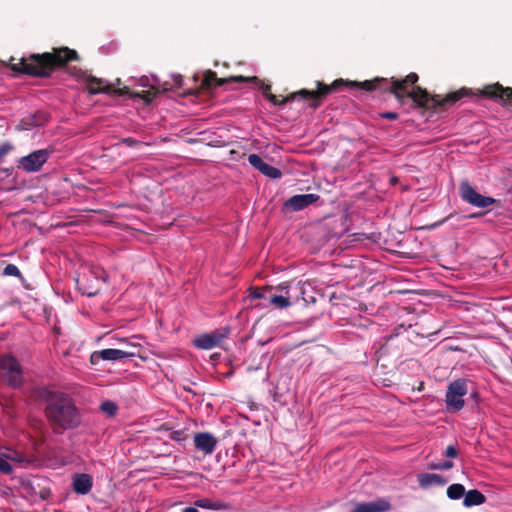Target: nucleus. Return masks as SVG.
<instances>
[{
	"label": "nucleus",
	"mask_w": 512,
	"mask_h": 512,
	"mask_svg": "<svg viewBox=\"0 0 512 512\" xmlns=\"http://www.w3.org/2000/svg\"><path fill=\"white\" fill-rule=\"evenodd\" d=\"M419 76L415 72H411L403 79L376 77L372 80H365L362 82L345 80L342 78L335 81H341V87L358 88L367 92L379 90L388 92L394 95L397 101L401 104L405 99L410 98L414 103L415 108L430 110L438 112L447 105H452L463 97L473 95L472 91L467 88L448 93L445 97L441 98L440 95H430L428 91L420 86H415L418 82Z\"/></svg>",
	"instance_id": "nucleus-1"
},
{
	"label": "nucleus",
	"mask_w": 512,
	"mask_h": 512,
	"mask_svg": "<svg viewBox=\"0 0 512 512\" xmlns=\"http://www.w3.org/2000/svg\"><path fill=\"white\" fill-rule=\"evenodd\" d=\"M80 59L76 50L68 47H54L50 52L30 54L22 57L17 63H10L12 71L32 77L47 78L56 69L67 66L69 62Z\"/></svg>",
	"instance_id": "nucleus-2"
},
{
	"label": "nucleus",
	"mask_w": 512,
	"mask_h": 512,
	"mask_svg": "<svg viewBox=\"0 0 512 512\" xmlns=\"http://www.w3.org/2000/svg\"><path fill=\"white\" fill-rule=\"evenodd\" d=\"M45 414L55 433L77 428L81 414L73 399L62 392H47Z\"/></svg>",
	"instance_id": "nucleus-3"
},
{
	"label": "nucleus",
	"mask_w": 512,
	"mask_h": 512,
	"mask_svg": "<svg viewBox=\"0 0 512 512\" xmlns=\"http://www.w3.org/2000/svg\"><path fill=\"white\" fill-rule=\"evenodd\" d=\"M341 81H333L330 85L325 84L323 82L317 81V89L316 90H308L301 89L299 91L290 93L286 97L279 99L276 95L270 92L271 86L269 84H265L262 86L263 95L274 105H284L296 98H301L305 101H308V105L312 109H317L321 106L324 99L331 93L337 91L341 88Z\"/></svg>",
	"instance_id": "nucleus-4"
},
{
	"label": "nucleus",
	"mask_w": 512,
	"mask_h": 512,
	"mask_svg": "<svg viewBox=\"0 0 512 512\" xmlns=\"http://www.w3.org/2000/svg\"><path fill=\"white\" fill-rule=\"evenodd\" d=\"M70 74L83 77L87 85V90L90 94L103 93L115 96H129L130 98H141L146 103L152 102L156 97V93L149 90L134 93L131 92L130 88L127 86H124L122 88H115V84H109L106 80L102 78H97L92 75H86V73L81 69L73 68L70 71Z\"/></svg>",
	"instance_id": "nucleus-5"
},
{
	"label": "nucleus",
	"mask_w": 512,
	"mask_h": 512,
	"mask_svg": "<svg viewBox=\"0 0 512 512\" xmlns=\"http://www.w3.org/2000/svg\"><path fill=\"white\" fill-rule=\"evenodd\" d=\"M54 153L51 147L35 150L17 160V168L27 173L38 172Z\"/></svg>",
	"instance_id": "nucleus-6"
},
{
	"label": "nucleus",
	"mask_w": 512,
	"mask_h": 512,
	"mask_svg": "<svg viewBox=\"0 0 512 512\" xmlns=\"http://www.w3.org/2000/svg\"><path fill=\"white\" fill-rule=\"evenodd\" d=\"M467 381L463 378L452 381L446 391V407L448 411L457 412L464 406L463 397L467 394Z\"/></svg>",
	"instance_id": "nucleus-7"
},
{
	"label": "nucleus",
	"mask_w": 512,
	"mask_h": 512,
	"mask_svg": "<svg viewBox=\"0 0 512 512\" xmlns=\"http://www.w3.org/2000/svg\"><path fill=\"white\" fill-rule=\"evenodd\" d=\"M0 370L4 372L7 383L13 387H20L23 382L22 367L11 354L0 355Z\"/></svg>",
	"instance_id": "nucleus-8"
},
{
	"label": "nucleus",
	"mask_w": 512,
	"mask_h": 512,
	"mask_svg": "<svg viewBox=\"0 0 512 512\" xmlns=\"http://www.w3.org/2000/svg\"><path fill=\"white\" fill-rule=\"evenodd\" d=\"M129 346L130 350L108 348L94 351L90 356V361L93 365H97L101 360L118 361L137 356L139 353V345L129 344Z\"/></svg>",
	"instance_id": "nucleus-9"
},
{
	"label": "nucleus",
	"mask_w": 512,
	"mask_h": 512,
	"mask_svg": "<svg viewBox=\"0 0 512 512\" xmlns=\"http://www.w3.org/2000/svg\"><path fill=\"white\" fill-rule=\"evenodd\" d=\"M459 191L463 201L478 208H486L496 202V199L478 193L466 180L460 183Z\"/></svg>",
	"instance_id": "nucleus-10"
},
{
	"label": "nucleus",
	"mask_w": 512,
	"mask_h": 512,
	"mask_svg": "<svg viewBox=\"0 0 512 512\" xmlns=\"http://www.w3.org/2000/svg\"><path fill=\"white\" fill-rule=\"evenodd\" d=\"M259 79L256 76L253 77H245V76H230L226 78H218L216 72L212 70H207L204 73V77L201 83V88L205 90H211L213 88L222 86L231 82H258Z\"/></svg>",
	"instance_id": "nucleus-11"
},
{
	"label": "nucleus",
	"mask_w": 512,
	"mask_h": 512,
	"mask_svg": "<svg viewBox=\"0 0 512 512\" xmlns=\"http://www.w3.org/2000/svg\"><path fill=\"white\" fill-rule=\"evenodd\" d=\"M479 95L494 100L504 106H512V88L503 87L501 84L494 83L484 86Z\"/></svg>",
	"instance_id": "nucleus-12"
},
{
	"label": "nucleus",
	"mask_w": 512,
	"mask_h": 512,
	"mask_svg": "<svg viewBox=\"0 0 512 512\" xmlns=\"http://www.w3.org/2000/svg\"><path fill=\"white\" fill-rule=\"evenodd\" d=\"M229 333V327L216 329L211 333H205L198 336L193 340V344L199 349H212L216 346H219L223 342V340L228 337Z\"/></svg>",
	"instance_id": "nucleus-13"
},
{
	"label": "nucleus",
	"mask_w": 512,
	"mask_h": 512,
	"mask_svg": "<svg viewBox=\"0 0 512 512\" xmlns=\"http://www.w3.org/2000/svg\"><path fill=\"white\" fill-rule=\"evenodd\" d=\"M320 199L318 194H297L284 202V208L293 212L303 210Z\"/></svg>",
	"instance_id": "nucleus-14"
},
{
	"label": "nucleus",
	"mask_w": 512,
	"mask_h": 512,
	"mask_svg": "<svg viewBox=\"0 0 512 512\" xmlns=\"http://www.w3.org/2000/svg\"><path fill=\"white\" fill-rule=\"evenodd\" d=\"M218 444L217 438L209 432H199L194 435V446L205 455H211Z\"/></svg>",
	"instance_id": "nucleus-15"
},
{
	"label": "nucleus",
	"mask_w": 512,
	"mask_h": 512,
	"mask_svg": "<svg viewBox=\"0 0 512 512\" xmlns=\"http://www.w3.org/2000/svg\"><path fill=\"white\" fill-rule=\"evenodd\" d=\"M390 508L391 504L387 500L377 499L371 502L355 503L349 512H386Z\"/></svg>",
	"instance_id": "nucleus-16"
},
{
	"label": "nucleus",
	"mask_w": 512,
	"mask_h": 512,
	"mask_svg": "<svg viewBox=\"0 0 512 512\" xmlns=\"http://www.w3.org/2000/svg\"><path fill=\"white\" fill-rule=\"evenodd\" d=\"M93 486V478L86 473H77L72 478L73 491L80 495L88 494Z\"/></svg>",
	"instance_id": "nucleus-17"
},
{
	"label": "nucleus",
	"mask_w": 512,
	"mask_h": 512,
	"mask_svg": "<svg viewBox=\"0 0 512 512\" xmlns=\"http://www.w3.org/2000/svg\"><path fill=\"white\" fill-rule=\"evenodd\" d=\"M418 483L422 488H428L430 486H444L447 483V479L442 475L435 473H422L417 476Z\"/></svg>",
	"instance_id": "nucleus-18"
},
{
	"label": "nucleus",
	"mask_w": 512,
	"mask_h": 512,
	"mask_svg": "<svg viewBox=\"0 0 512 512\" xmlns=\"http://www.w3.org/2000/svg\"><path fill=\"white\" fill-rule=\"evenodd\" d=\"M48 121L47 114L44 112H35L23 117L20 121L21 129L41 126Z\"/></svg>",
	"instance_id": "nucleus-19"
},
{
	"label": "nucleus",
	"mask_w": 512,
	"mask_h": 512,
	"mask_svg": "<svg viewBox=\"0 0 512 512\" xmlns=\"http://www.w3.org/2000/svg\"><path fill=\"white\" fill-rule=\"evenodd\" d=\"M194 505L199 508L209 510H229L230 504L221 500H212L210 498H201L194 501Z\"/></svg>",
	"instance_id": "nucleus-20"
},
{
	"label": "nucleus",
	"mask_w": 512,
	"mask_h": 512,
	"mask_svg": "<svg viewBox=\"0 0 512 512\" xmlns=\"http://www.w3.org/2000/svg\"><path fill=\"white\" fill-rule=\"evenodd\" d=\"M486 501V497L483 493L476 489L469 490L465 492L463 505L465 507H472L484 504Z\"/></svg>",
	"instance_id": "nucleus-21"
},
{
	"label": "nucleus",
	"mask_w": 512,
	"mask_h": 512,
	"mask_svg": "<svg viewBox=\"0 0 512 512\" xmlns=\"http://www.w3.org/2000/svg\"><path fill=\"white\" fill-rule=\"evenodd\" d=\"M447 496L451 500H458L465 495V488L462 484H452L447 488Z\"/></svg>",
	"instance_id": "nucleus-22"
},
{
	"label": "nucleus",
	"mask_w": 512,
	"mask_h": 512,
	"mask_svg": "<svg viewBox=\"0 0 512 512\" xmlns=\"http://www.w3.org/2000/svg\"><path fill=\"white\" fill-rule=\"evenodd\" d=\"M269 302L278 308H287L291 305L289 296L282 295H270Z\"/></svg>",
	"instance_id": "nucleus-23"
},
{
	"label": "nucleus",
	"mask_w": 512,
	"mask_h": 512,
	"mask_svg": "<svg viewBox=\"0 0 512 512\" xmlns=\"http://www.w3.org/2000/svg\"><path fill=\"white\" fill-rule=\"evenodd\" d=\"M260 172L269 177V178H272V179H278L282 176V172L280 171V169L274 167V166H271L267 163L264 164V166L262 167V169L260 170Z\"/></svg>",
	"instance_id": "nucleus-24"
},
{
	"label": "nucleus",
	"mask_w": 512,
	"mask_h": 512,
	"mask_svg": "<svg viewBox=\"0 0 512 512\" xmlns=\"http://www.w3.org/2000/svg\"><path fill=\"white\" fill-rule=\"evenodd\" d=\"M4 276H14L18 277L22 282L25 281L22 273L20 272L19 268L14 264H8L3 270Z\"/></svg>",
	"instance_id": "nucleus-25"
},
{
	"label": "nucleus",
	"mask_w": 512,
	"mask_h": 512,
	"mask_svg": "<svg viewBox=\"0 0 512 512\" xmlns=\"http://www.w3.org/2000/svg\"><path fill=\"white\" fill-rule=\"evenodd\" d=\"M100 409L109 416H114L117 412V405L112 401H105L101 404Z\"/></svg>",
	"instance_id": "nucleus-26"
},
{
	"label": "nucleus",
	"mask_w": 512,
	"mask_h": 512,
	"mask_svg": "<svg viewBox=\"0 0 512 512\" xmlns=\"http://www.w3.org/2000/svg\"><path fill=\"white\" fill-rule=\"evenodd\" d=\"M248 162L257 170H261L262 167L266 162L263 161V159L257 155V154H250L248 156Z\"/></svg>",
	"instance_id": "nucleus-27"
},
{
	"label": "nucleus",
	"mask_w": 512,
	"mask_h": 512,
	"mask_svg": "<svg viewBox=\"0 0 512 512\" xmlns=\"http://www.w3.org/2000/svg\"><path fill=\"white\" fill-rule=\"evenodd\" d=\"M272 290V287H263V288H254L251 293H250V296L253 298V299H262V298H266V293L267 292H270Z\"/></svg>",
	"instance_id": "nucleus-28"
},
{
	"label": "nucleus",
	"mask_w": 512,
	"mask_h": 512,
	"mask_svg": "<svg viewBox=\"0 0 512 512\" xmlns=\"http://www.w3.org/2000/svg\"><path fill=\"white\" fill-rule=\"evenodd\" d=\"M454 464L452 461H443L439 463H431L428 468L431 470H450Z\"/></svg>",
	"instance_id": "nucleus-29"
},
{
	"label": "nucleus",
	"mask_w": 512,
	"mask_h": 512,
	"mask_svg": "<svg viewBox=\"0 0 512 512\" xmlns=\"http://www.w3.org/2000/svg\"><path fill=\"white\" fill-rule=\"evenodd\" d=\"M0 472L5 475H10L13 472L12 466L4 458V455H0Z\"/></svg>",
	"instance_id": "nucleus-30"
},
{
	"label": "nucleus",
	"mask_w": 512,
	"mask_h": 512,
	"mask_svg": "<svg viewBox=\"0 0 512 512\" xmlns=\"http://www.w3.org/2000/svg\"><path fill=\"white\" fill-rule=\"evenodd\" d=\"M183 85V77L181 75H176L173 77V85L171 87H167V83H164L163 90H171L173 87L181 88Z\"/></svg>",
	"instance_id": "nucleus-31"
},
{
	"label": "nucleus",
	"mask_w": 512,
	"mask_h": 512,
	"mask_svg": "<svg viewBox=\"0 0 512 512\" xmlns=\"http://www.w3.org/2000/svg\"><path fill=\"white\" fill-rule=\"evenodd\" d=\"M14 149V146L9 143L5 142L0 145V156L4 158L8 153H10Z\"/></svg>",
	"instance_id": "nucleus-32"
},
{
	"label": "nucleus",
	"mask_w": 512,
	"mask_h": 512,
	"mask_svg": "<svg viewBox=\"0 0 512 512\" xmlns=\"http://www.w3.org/2000/svg\"><path fill=\"white\" fill-rule=\"evenodd\" d=\"M444 455L447 458H456L458 456V450L456 449L455 446L449 445L446 447Z\"/></svg>",
	"instance_id": "nucleus-33"
},
{
	"label": "nucleus",
	"mask_w": 512,
	"mask_h": 512,
	"mask_svg": "<svg viewBox=\"0 0 512 512\" xmlns=\"http://www.w3.org/2000/svg\"><path fill=\"white\" fill-rule=\"evenodd\" d=\"M170 438L175 441L185 440L184 431L183 430H175L170 434Z\"/></svg>",
	"instance_id": "nucleus-34"
},
{
	"label": "nucleus",
	"mask_w": 512,
	"mask_h": 512,
	"mask_svg": "<svg viewBox=\"0 0 512 512\" xmlns=\"http://www.w3.org/2000/svg\"><path fill=\"white\" fill-rule=\"evenodd\" d=\"M122 143L126 144L129 147H135L140 144L138 140L132 137L123 138Z\"/></svg>",
	"instance_id": "nucleus-35"
},
{
	"label": "nucleus",
	"mask_w": 512,
	"mask_h": 512,
	"mask_svg": "<svg viewBox=\"0 0 512 512\" xmlns=\"http://www.w3.org/2000/svg\"><path fill=\"white\" fill-rule=\"evenodd\" d=\"M51 495V490L50 488L48 487H43L40 491H39V496L42 500H47Z\"/></svg>",
	"instance_id": "nucleus-36"
},
{
	"label": "nucleus",
	"mask_w": 512,
	"mask_h": 512,
	"mask_svg": "<svg viewBox=\"0 0 512 512\" xmlns=\"http://www.w3.org/2000/svg\"><path fill=\"white\" fill-rule=\"evenodd\" d=\"M381 118L395 120L398 118V114L396 112H384L380 114Z\"/></svg>",
	"instance_id": "nucleus-37"
},
{
	"label": "nucleus",
	"mask_w": 512,
	"mask_h": 512,
	"mask_svg": "<svg viewBox=\"0 0 512 512\" xmlns=\"http://www.w3.org/2000/svg\"><path fill=\"white\" fill-rule=\"evenodd\" d=\"M288 288H289V286H288V283H287V282L281 283V284H279V285L277 286V289H278V290H280V291H282V292H285L286 294H288V292H289V291H288Z\"/></svg>",
	"instance_id": "nucleus-38"
},
{
	"label": "nucleus",
	"mask_w": 512,
	"mask_h": 512,
	"mask_svg": "<svg viewBox=\"0 0 512 512\" xmlns=\"http://www.w3.org/2000/svg\"><path fill=\"white\" fill-rule=\"evenodd\" d=\"M80 290L82 291L83 294H85L89 297H93L98 293V290L88 291L87 289H84L82 287L80 288Z\"/></svg>",
	"instance_id": "nucleus-39"
},
{
	"label": "nucleus",
	"mask_w": 512,
	"mask_h": 512,
	"mask_svg": "<svg viewBox=\"0 0 512 512\" xmlns=\"http://www.w3.org/2000/svg\"><path fill=\"white\" fill-rule=\"evenodd\" d=\"M182 512H199V511L197 510V507L195 506V507H186L182 510Z\"/></svg>",
	"instance_id": "nucleus-40"
},
{
	"label": "nucleus",
	"mask_w": 512,
	"mask_h": 512,
	"mask_svg": "<svg viewBox=\"0 0 512 512\" xmlns=\"http://www.w3.org/2000/svg\"><path fill=\"white\" fill-rule=\"evenodd\" d=\"M4 455V458H6V460L8 461V459H11V460H16V461H20V459H16L12 456V454H3Z\"/></svg>",
	"instance_id": "nucleus-41"
},
{
	"label": "nucleus",
	"mask_w": 512,
	"mask_h": 512,
	"mask_svg": "<svg viewBox=\"0 0 512 512\" xmlns=\"http://www.w3.org/2000/svg\"><path fill=\"white\" fill-rule=\"evenodd\" d=\"M130 343H126L125 345V348L123 350H130V346H129Z\"/></svg>",
	"instance_id": "nucleus-42"
},
{
	"label": "nucleus",
	"mask_w": 512,
	"mask_h": 512,
	"mask_svg": "<svg viewBox=\"0 0 512 512\" xmlns=\"http://www.w3.org/2000/svg\"><path fill=\"white\" fill-rule=\"evenodd\" d=\"M197 93H198V90H194V91H190V92H189V94H190V95H193V94H195V95H196Z\"/></svg>",
	"instance_id": "nucleus-43"
},
{
	"label": "nucleus",
	"mask_w": 512,
	"mask_h": 512,
	"mask_svg": "<svg viewBox=\"0 0 512 512\" xmlns=\"http://www.w3.org/2000/svg\"><path fill=\"white\" fill-rule=\"evenodd\" d=\"M116 84L119 85L120 84V79H117L116 80Z\"/></svg>",
	"instance_id": "nucleus-44"
},
{
	"label": "nucleus",
	"mask_w": 512,
	"mask_h": 512,
	"mask_svg": "<svg viewBox=\"0 0 512 512\" xmlns=\"http://www.w3.org/2000/svg\"><path fill=\"white\" fill-rule=\"evenodd\" d=\"M3 159H4V158H2V157L0 156V164L3 162Z\"/></svg>",
	"instance_id": "nucleus-45"
}]
</instances>
